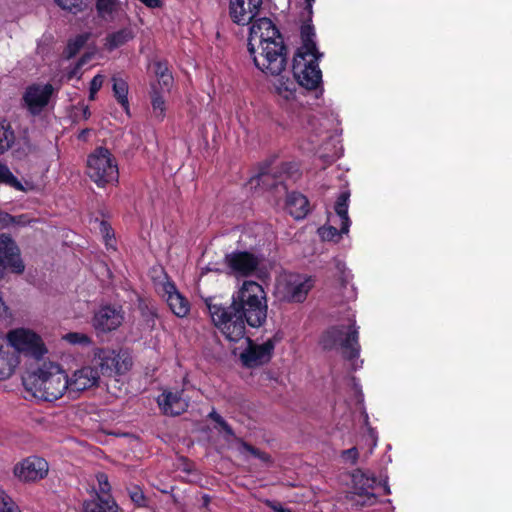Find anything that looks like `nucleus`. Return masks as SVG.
<instances>
[{
  "instance_id": "obj_37",
  "label": "nucleus",
  "mask_w": 512,
  "mask_h": 512,
  "mask_svg": "<svg viewBox=\"0 0 512 512\" xmlns=\"http://www.w3.org/2000/svg\"><path fill=\"white\" fill-rule=\"evenodd\" d=\"M318 232L322 240L332 242H338L341 234H343L341 228L337 229L334 226L321 227L319 228Z\"/></svg>"
},
{
  "instance_id": "obj_21",
  "label": "nucleus",
  "mask_w": 512,
  "mask_h": 512,
  "mask_svg": "<svg viewBox=\"0 0 512 512\" xmlns=\"http://www.w3.org/2000/svg\"><path fill=\"white\" fill-rule=\"evenodd\" d=\"M286 208L294 219H304L310 211L309 200L302 193L293 191L287 194Z\"/></svg>"
},
{
  "instance_id": "obj_26",
  "label": "nucleus",
  "mask_w": 512,
  "mask_h": 512,
  "mask_svg": "<svg viewBox=\"0 0 512 512\" xmlns=\"http://www.w3.org/2000/svg\"><path fill=\"white\" fill-rule=\"evenodd\" d=\"M112 90L113 95L118 104L129 113V100H128V83L121 77H112Z\"/></svg>"
},
{
  "instance_id": "obj_44",
  "label": "nucleus",
  "mask_w": 512,
  "mask_h": 512,
  "mask_svg": "<svg viewBox=\"0 0 512 512\" xmlns=\"http://www.w3.org/2000/svg\"><path fill=\"white\" fill-rule=\"evenodd\" d=\"M154 69H155V74H156L157 78L170 72L169 68H168L167 61H156L154 63Z\"/></svg>"
},
{
  "instance_id": "obj_36",
  "label": "nucleus",
  "mask_w": 512,
  "mask_h": 512,
  "mask_svg": "<svg viewBox=\"0 0 512 512\" xmlns=\"http://www.w3.org/2000/svg\"><path fill=\"white\" fill-rule=\"evenodd\" d=\"M118 0H96V10L99 16L111 15L116 11Z\"/></svg>"
},
{
  "instance_id": "obj_6",
  "label": "nucleus",
  "mask_w": 512,
  "mask_h": 512,
  "mask_svg": "<svg viewBox=\"0 0 512 512\" xmlns=\"http://www.w3.org/2000/svg\"><path fill=\"white\" fill-rule=\"evenodd\" d=\"M87 175L99 187L118 183L119 170L115 157L106 147H97L87 158Z\"/></svg>"
},
{
  "instance_id": "obj_25",
  "label": "nucleus",
  "mask_w": 512,
  "mask_h": 512,
  "mask_svg": "<svg viewBox=\"0 0 512 512\" xmlns=\"http://www.w3.org/2000/svg\"><path fill=\"white\" fill-rule=\"evenodd\" d=\"M349 198V191L341 192L340 195L337 197V200L334 205V210L341 221L342 233H348L351 224L350 218L348 216Z\"/></svg>"
},
{
  "instance_id": "obj_33",
  "label": "nucleus",
  "mask_w": 512,
  "mask_h": 512,
  "mask_svg": "<svg viewBox=\"0 0 512 512\" xmlns=\"http://www.w3.org/2000/svg\"><path fill=\"white\" fill-rule=\"evenodd\" d=\"M208 418L216 423L215 429L218 431H223L228 436H234V431L232 427L228 424V422L213 409L209 414Z\"/></svg>"
},
{
  "instance_id": "obj_27",
  "label": "nucleus",
  "mask_w": 512,
  "mask_h": 512,
  "mask_svg": "<svg viewBox=\"0 0 512 512\" xmlns=\"http://www.w3.org/2000/svg\"><path fill=\"white\" fill-rule=\"evenodd\" d=\"M16 141L15 131L5 120L0 121V156L9 151Z\"/></svg>"
},
{
  "instance_id": "obj_16",
  "label": "nucleus",
  "mask_w": 512,
  "mask_h": 512,
  "mask_svg": "<svg viewBox=\"0 0 512 512\" xmlns=\"http://www.w3.org/2000/svg\"><path fill=\"white\" fill-rule=\"evenodd\" d=\"M124 321V311L121 306L105 305L94 314L92 324L97 332L108 333L116 330Z\"/></svg>"
},
{
  "instance_id": "obj_3",
  "label": "nucleus",
  "mask_w": 512,
  "mask_h": 512,
  "mask_svg": "<svg viewBox=\"0 0 512 512\" xmlns=\"http://www.w3.org/2000/svg\"><path fill=\"white\" fill-rule=\"evenodd\" d=\"M315 28L301 25V46L297 48L292 61V73L299 86L316 90L322 84L319 62L323 53L317 48Z\"/></svg>"
},
{
  "instance_id": "obj_54",
  "label": "nucleus",
  "mask_w": 512,
  "mask_h": 512,
  "mask_svg": "<svg viewBox=\"0 0 512 512\" xmlns=\"http://www.w3.org/2000/svg\"><path fill=\"white\" fill-rule=\"evenodd\" d=\"M273 509L276 511V512H292L290 509L288 508H283L281 506H279L278 508L277 507H273Z\"/></svg>"
},
{
  "instance_id": "obj_4",
  "label": "nucleus",
  "mask_w": 512,
  "mask_h": 512,
  "mask_svg": "<svg viewBox=\"0 0 512 512\" xmlns=\"http://www.w3.org/2000/svg\"><path fill=\"white\" fill-rule=\"evenodd\" d=\"M23 383L26 390L35 398L48 402L56 401L65 393L67 394V384H69L66 372L54 363L44 364L24 378Z\"/></svg>"
},
{
  "instance_id": "obj_24",
  "label": "nucleus",
  "mask_w": 512,
  "mask_h": 512,
  "mask_svg": "<svg viewBox=\"0 0 512 512\" xmlns=\"http://www.w3.org/2000/svg\"><path fill=\"white\" fill-rule=\"evenodd\" d=\"M134 38V33L131 28L124 27L115 32L109 33L105 38V48L108 51H113Z\"/></svg>"
},
{
  "instance_id": "obj_19",
  "label": "nucleus",
  "mask_w": 512,
  "mask_h": 512,
  "mask_svg": "<svg viewBox=\"0 0 512 512\" xmlns=\"http://www.w3.org/2000/svg\"><path fill=\"white\" fill-rule=\"evenodd\" d=\"M353 481L355 483L354 489L355 494L358 495L363 500L359 504L364 505H372L376 502V495L372 492L374 485L376 483L375 477H368L364 473H360L353 475Z\"/></svg>"
},
{
  "instance_id": "obj_1",
  "label": "nucleus",
  "mask_w": 512,
  "mask_h": 512,
  "mask_svg": "<svg viewBox=\"0 0 512 512\" xmlns=\"http://www.w3.org/2000/svg\"><path fill=\"white\" fill-rule=\"evenodd\" d=\"M205 305L214 326L231 342L245 337L246 325L259 328L267 319L266 293L256 281H244L229 305L216 302L215 297L206 298Z\"/></svg>"
},
{
  "instance_id": "obj_31",
  "label": "nucleus",
  "mask_w": 512,
  "mask_h": 512,
  "mask_svg": "<svg viewBox=\"0 0 512 512\" xmlns=\"http://www.w3.org/2000/svg\"><path fill=\"white\" fill-rule=\"evenodd\" d=\"M0 183L13 187L18 191H24V186L16 176L10 171L6 164L0 162Z\"/></svg>"
},
{
  "instance_id": "obj_48",
  "label": "nucleus",
  "mask_w": 512,
  "mask_h": 512,
  "mask_svg": "<svg viewBox=\"0 0 512 512\" xmlns=\"http://www.w3.org/2000/svg\"><path fill=\"white\" fill-rule=\"evenodd\" d=\"M0 222L2 223H14V217L9 213L0 211Z\"/></svg>"
},
{
  "instance_id": "obj_17",
  "label": "nucleus",
  "mask_w": 512,
  "mask_h": 512,
  "mask_svg": "<svg viewBox=\"0 0 512 512\" xmlns=\"http://www.w3.org/2000/svg\"><path fill=\"white\" fill-rule=\"evenodd\" d=\"M183 391H164L157 399L163 414L178 416L188 408V402L182 397Z\"/></svg>"
},
{
  "instance_id": "obj_49",
  "label": "nucleus",
  "mask_w": 512,
  "mask_h": 512,
  "mask_svg": "<svg viewBox=\"0 0 512 512\" xmlns=\"http://www.w3.org/2000/svg\"><path fill=\"white\" fill-rule=\"evenodd\" d=\"M202 500V507L205 509H209V505L211 503V496L208 494H203L201 497Z\"/></svg>"
},
{
  "instance_id": "obj_2",
  "label": "nucleus",
  "mask_w": 512,
  "mask_h": 512,
  "mask_svg": "<svg viewBox=\"0 0 512 512\" xmlns=\"http://www.w3.org/2000/svg\"><path fill=\"white\" fill-rule=\"evenodd\" d=\"M248 51L255 66L273 76L280 75L287 66V46L277 26L267 17L250 23Z\"/></svg>"
},
{
  "instance_id": "obj_43",
  "label": "nucleus",
  "mask_w": 512,
  "mask_h": 512,
  "mask_svg": "<svg viewBox=\"0 0 512 512\" xmlns=\"http://www.w3.org/2000/svg\"><path fill=\"white\" fill-rule=\"evenodd\" d=\"M100 230L105 238L106 245L109 246L110 242L114 239L112 227L106 221H101Z\"/></svg>"
},
{
  "instance_id": "obj_47",
  "label": "nucleus",
  "mask_w": 512,
  "mask_h": 512,
  "mask_svg": "<svg viewBox=\"0 0 512 512\" xmlns=\"http://www.w3.org/2000/svg\"><path fill=\"white\" fill-rule=\"evenodd\" d=\"M138 1L150 9L161 8L163 6V2L161 0H138Z\"/></svg>"
},
{
  "instance_id": "obj_45",
  "label": "nucleus",
  "mask_w": 512,
  "mask_h": 512,
  "mask_svg": "<svg viewBox=\"0 0 512 512\" xmlns=\"http://www.w3.org/2000/svg\"><path fill=\"white\" fill-rule=\"evenodd\" d=\"M157 79H158L159 85H161L163 88H166L167 90H169V88L171 87V85L173 83V76H172L171 72L164 74L163 76H161Z\"/></svg>"
},
{
  "instance_id": "obj_34",
  "label": "nucleus",
  "mask_w": 512,
  "mask_h": 512,
  "mask_svg": "<svg viewBox=\"0 0 512 512\" xmlns=\"http://www.w3.org/2000/svg\"><path fill=\"white\" fill-rule=\"evenodd\" d=\"M151 104L156 116L162 120L165 117V100L156 89L151 93Z\"/></svg>"
},
{
  "instance_id": "obj_9",
  "label": "nucleus",
  "mask_w": 512,
  "mask_h": 512,
  "mask_svg": "<svg viewBox=\"0 0 512 512\" xmlns=\"http://www.w3.org/2000/svg\"><path fill=\"white\" fill-rule=\"evenodd\" d=\"M261 259L249 251H233L225 254L224 263L237 277L252 276L258 269Z\"/></svg>"
},
{
  "instance_id": "obj_40",
  "label": "nucleus",
  "mask_w": 512,
  "mask_h": 512,
  "mask_svg": "<svg viewBox=\"0 0 512 512\" xmlns=\"http://www.w3.org/2000/svg\"><path fill=\"white\" fill-rule=\"evenodd\" d=\"M104 82V76L101 74L95 75L90 81L89 86V100L93 101L96 98V94L101 89Z\"/></svg>"
},
{
  "instance_id": "obj_14",
  "label": "nucleus",
  "mask_w": 512,
  "mask_h": 512,
  "mask_svg": "<svg viewBox=\"0 0 512 512\" xmlns=\"http://www.w3.org/2000/svg\"><path fill=\"white\" fill-rule=\"evenodd\" d=\"M99 371L91 366L82 367L76 370L71 377H68L67 396L76 399L80 393L98 384Z\"/></svg>"
},
{
  "instance_id": "obj_7",
  "label": "nucleus",
  "mask_w": 512,
  "mask_h": 512,
  "mask_svg": "<svg viewBox=\"0 0 512 512\" xmlns=\"http://www.w3.org/2000/svg\"><path fill=\"white\" fill-rule=\"evenodd\" d=\"M7 340L17 355L24 353L34 358L43 357L47 349L42 338L34 331L27 328H16L7 333Z\"/></svg>"
},
{
  "instance_id": "obj_5",
  "label": "nucleus",
  "mask_w": 512,
  "mask_h": 512,
  "mask_svg": "<svg viewBox=\"0 0 512 512\" xmlns=\"http://www.w3.org/2000/svg\"><path fill=\"white\" fill-rule=\"evenodd\" d=\"M320 343L324 350L341 349L342 356L348 361L359 357V332L355 323L347 328L344 325L329 327L321 336Z\"/></svg>"
},
{
  "instance_id": "obj_39",
  "label": "nucleus",
  "mask_w": 512,
  "mask_h": 512,
  "mask_svg": "<svg viewBox=\"0 0 512 512\" xmlns=\"http://www.w3.org/2000/svg\"><path fill=\"white\" fill-rule=\"evenodd\" d=\"M0 512H20L17 504L6 494L0 495Z\"/></svg>"
},
{
  "instance_id": "obj_53",
  "label": "nucleus",
  "mask_w": 512,
  "mask_h": 512,
  "mask_svg": "<svg viewBox=\"0 0 512 512\" xmlns=\"http://www.w3.org/2000/svg\"><path fill=\"white\" fill-rule=\"evenodd\" d=\"M89 129H83L80 133H79V136L78 138L79 139H85L86 138V135L89 133Z\"/></svg>"
},
{
  "instance_id": "obj_20",
  "label": "nucleus",
  "mask_w": 512,
  "mask_h": 512,
  "mask_svg": "<svg viewBox=\"0 0 512 512\" xmlns=\"http://www.w3.org/2000/svg\"><path fill=\"white\" fill-rule=\"evenodd\" d=\"M256 182L258 186H262L266 189H278L281 187L283 190H287V187L284 185L282 177L276 176L271 171V164L269 162H264L259 165L258 173L255 177L251 178V182Z\"/></svg>"
},
{
  "instance_id": "obj_15",
  "label": "nucleus",
  "mask_w": 512,
  "mask_h": 512,
  "mask_svg": "<svg viewBox=\"0 0 512 512\" xmlns=\"http://www.w3.org/2000/svg\"><path fill=\"white\" fill-rule=\"evenodd\" d=\"M246 340L248 346L240 354L243 366L254 368L270 361L274 350V342L272 340H267L259 345L255 344L249 337Z\"/></svg>"
},
{
  "instance_id": "obj_30",
  "label": "nucleus",
  "mask_w": 512,
  "mask_h": 512,
  "mask_svg": "<svg viewBox=\"0 0 512 512\" xmlns=\"http://www.w3.org/2000/svg\"><path fill=\"white\" fill-rule=\"evenodd\" d=\"M275 89L277 94L285 100H290L295 97V83L289 78H279L275 84Z\"/></svg>"
},
{
  "instance_id": "obj_52",
  "label": "nucleus",
  "mask_w": 512,
  "mask_h": 512,
  "mask_svg": "<svg viewBox=\"0 0 512 512\" xmlns=\"http://www.w3.org/2000/svg\"><path fill=\"white\" fill-rule=\"evenodd\" d=\"M380 485L383 487L384 493H385L386 495H388V494H390V493H391V491H390V487H389V485H388L387 481H384L383 483H380Z\"/></svg>"
},
{
  "instance_id": "obj_32",
  "label": "nucleus",
  "mask_w": 512,
  "mask_h": 512,
  "mask_svg": "<svg viewBox=\"0 0 512 512\" xmlns=\"http://www.w3.org/2000/svg\"><path fill=\"white\" fill-rule=\"evenodd\" d=\"M128 495L134 505L138 508L148 507V498L139 485H133L128 489Z\"/></svg>"
},
{
  "instance_id": "obj_29",
  "label": "nucleus",
  "mask_w": 512,
  "mask_h": 512,
  "mask_svg": "<svg viewBox=\"0 0 512 512\" xmlns=\"http://www.w3.org/2000/svg\"><path fill=\"white\" fill-rule=\"evenodd\" d=\"M54 2L63 10L78 14L89 7L91 0H54Z\"/></svg>"
},
{
  "instance_id": "obj_22",
  "label": "nucleus",
  "mask_w": 512,
  "mask_h": 512,
  "mask_svg": "<svg viewBox=\"0 0 512 512\" xmlns=\"http://www.w3.org/2000/svg\"><path fill=\"white\" fill-rule=\"evenodd\" d=\"M83 512H121L113 496H93L83 502Z\"/></svg>"
},
{
  "instance_id": "obj_13",
  "label": "nucleus",
  "mask_w": 512,
  "mask_h": 512,
  "mask_svg": "<svg viewBox=\"0 0 512 512\" xmlns=\"http://www.w3.org/2000/svg\"><path fill=\"white\" fill-rule=\"evenodd\" d=\"M14 475L23 482H35L46 477L48 463L44 458L30 456L17 463L13 469Z\"/></svg>"
},
{
  "instance_id": "obj_18",
  "label": "nucleus",
  "mask_w": 512,
  "mask_h": 512,
  "mask_svg": "<svg viewBox=\"0 0 512 512\" xmlns=\"http://www.w3.org/2000/svg\"><path fill=\"white\" fill-rule=\"evenodd\" d=\"M163 289L166 302L173 314L180 318L185 317L190 311L189 301L179 293L173 282L165 283Z\"/></svg>"
},
{
  "instance_id": "obj_8",
  "label": "nucleus",
  "mask_w": 512,
  "mask_h": 512,
  "mask_svg": "<svg viewBox=\"0 0 512 512\" xmlns=\"http://www.w3.org/2000/svg\"><path fill=\"white\" fill-rule=\"evenodd\" d=\"M14 274H22L25 270L20 256V249L9 236H0V281L4 278L5 270Z\"/></svg>"
},
{
  "instance_id": "obj_12",
  "label": "nucleus",
  "mask_w": 512,
  "mask_h": 512,
  "mask_svg": "<svg viewBox=\"0 0 512 512\" xmlns=\"http://www.w3.org/2000/svg\"><path fill=\"white\" fill-rule=\"evenodd\" d=\"M95 356L100 372L105 376L122 375L132 365L130 359H121L120 354L113 349H99Z\"/></svg>"
},
{
  "instance_id": "obj_23",
  "label": "nucleus",
  "mask_w": 512,
  "mask_h": 512,
  "mask_svg": "<svg viewBox=\"0 0 512 512\" xmlns=\"http://www.w3.org/2000/svg\"><path fill=\"white\" fill-rule=\"evenodd\" d=\"M312 286L310 278L305 280L289 281L285 288V297L290 302L302 303L307 298Z\"/></svg>"
},
{
  "instance_id": "obj_38",
  "label": "nucleus",
  "mask_w": 512,
  "mask_h": 512,
  "mask_svg": "<svg viewBox=\"0 0 512 512\" xmlns=\"http://www.w3.org/2000/svg\"><path fill=\"white\" fill-rule=\"evenodd\" d=\"M64 339L73 345L86 346L91 343V339L88 335L79 332H70L64 336Z\"/></svg>"
},
{
  "instance_id": "obj_35",
  "label": "nucleus",
  "mask_w": 512,
  "mask_h": 512,
  "mask_svg": "<svg viewBox=\"0 0 512 512\" xmlns=\"http://www.w3.org/2000/svg\"><path fill=\"white\" fill-rule=\"evenodd\" d=\"M96 479L98 482V490H95L94 496H112L111 485L107 474L100 472L96 475Z\"/></svg>"
},
{
  "instance_id": "obj_41",
  "label": "nucleus",
  "mask_w": 512,
  "mask_h": 512,
  "mask_svg": "<svg viewBox=\"0 0 512 512\" xmlns=\"http://www.w3.org/2000/svg\"><path fill=\"white\" fill-rule=\"evenodd\" d=\"M315 0H305L306 6L304 8V12L302 13V24L301 25H309L310 27H314L312 24V16H313V3Z\"/></svg>"
},
{
  "instance_id": "obj_42",
  "label": "nucleus",
  "mask_w": 512,
  "mask_h": 512,
  "mask_svg": "<svg viewBox=\"0 0 512 512\" xmlns=\"http://www.w3.org/2000/svg\"><path fill=\"white\" fill-rule=\"evenodd\" d=\"M341 457L344 461L356 464L359 458V452L356 447H352L341 452Z\"/></svg>"
},
{
  "instance_id": "obj_10",
  "label": "nucleus",
  "mask_w": 512,
  "mask_h": 512,
  "mask_svg": "<svg viewBox=\"0 0 512 512\" xmlns=\"http://www.w3.org/2000/svg\"><path fill=\"white\" fill-rule=\"evenodd\" d=\"M262 4L263 0H229V17L236 25H248L257 18Z\"/></svg>"
},
{
  "instance_id": "obj_46",
  "label": "nucleus",
  "mask_w": 512,
  "mask_h": 512,
  "mask_svg": "<svg viewBox=\"0 0 512 512\" xmlns=\"http://www.w3.org/2000/svg\"><path fill=\"white\" fill-rule=\"evenodd\" d=\"M241 447L243 448V450H245L246 452L250 453L255 458H257V456H258V454L260 452V449L254 447L253 445H251L250 443L245 442V441L241 442Z\"/></svg>"
},
{
  "instance_id": "obj_50",
  "label": "nucleus",
  "mask_w": 512,
  "mask_h": 512,
  "mask_svg": "<svg viewBox=\"0 0 512 512\" xmlns=\"http://www.w3.org/2000/svg\"><path fill=\"white\" fill-rule=\"evenodd\" d=\"M257 458H258V459H260V460H261V461H263V462H269V461H270V459H271V457H270V455H269L268 453L263 452V451H261V450H260V452H259V454H258Z\"/></svg>"
},
{
  "instance_id": "obj_28",
  "label": "nucleus",
  "mask_w": 512,
  "mask_h": 512,
  "mask_svg": "<svg viewBox=\"0 0 512 512\" xmlns=\"http://www.w3.org/2000/svg\"><path fill=\"white\" fill-rule=\"evenodd\" d=\"M90 37L91 33L84 32L76 35L74 38L69 39L64 51L66 57H75L79 53V51L84 47V45L88 42Z\"/></svg>"
},
{
  "instance_id": "obj_11",
  "label": "nucleus",
  "mask_w": 512,
  "mask_h": 512,
  "mask_svg": "<svg viewBox=\"0 0 512 512\" xmlns=\"http://www.w3.org/2000/svg\"><path fill=\"white\" fill-rule=\"evenodd\" d=\"M54 93V87L50 83L32 84L28 86L23 94V101L28 111L36 116L49 104Z\"/></svg>"
},
{
  "instance_id": "obj_51",
  "label": "nucleus",
  "mask_w": 512,
  "mask_h": 512,
  "mask_svg": "<svg viewBox=\"0 0 512 512\" xmlns=\"http://www.w3.org/2000/svg\"><path fill=\"white\" fill-rule=\"evenodd\" d=\"M82 115H83V118L85 120L89 119L90 116H91V112H90V109L89 107L86 105V106H83V109H82Z\"/></svg>"
}]
</instances>
